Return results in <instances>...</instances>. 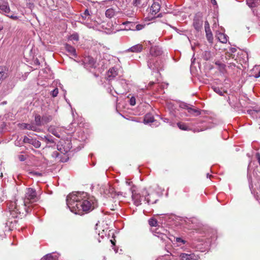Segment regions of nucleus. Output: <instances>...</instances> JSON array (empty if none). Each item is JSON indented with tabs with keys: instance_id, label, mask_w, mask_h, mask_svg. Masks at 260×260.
Returning <instances> with one entry per match:
<instances>
[{
	"instance_id": "f257e3e1",
	"label": "nucleus",
	"mask_w": 260,
	"mask_h": 260,
	"mask_svg": "<svg viewBox=\"0 0 260 260\" xmlns=\"http://www.w3.org/2000/svg\"><path fill=\"white\" fill-rule=\"evenodd\" d=\"M66 200L71 211L76 214L89 212L97 206L95 198L85 192H72L67 196Z\"/></svg>"
},
{
	"instance_id": "f03ea898",
	"label": "nucleus",
	"mask_w": 260,
	"mask_h": 260,
	"mask_svg": "<svg viewBox=\"0 0 260 260\" xmlns=\"http://www.w3.org/2000/svg\"><path fill=\"white\" fill-rule=\"evenodd\" d=\"M38 200L39 197L37 194L36 190L32 188H26L23 198V206L26 213L31 212V205L37 202Z\"/></svg>"
},
{
	"instance_id": "7ed1b4c3",
	"label": "nucleus",
	"mask_w": 260,
	"mask_h": 260,
	"mask_svg": "<svg viewBox=\"0 0 260 260\" xmlns=\"http://www.w3.org/2000/svg\"><path fill=\"white\" fill-rule=\"evenodd\" d=\"M167 108L169 112V118H165V122H169L171 125L179 127V121H178V110L174 107V105L171 103L167 104Z\"/></svg>"
},
{
	"instance_id": "20e7f679",
	"label": "nucleus",
	"mask_w": 260,
	"mask_h": 260,
	"mask_svg": "<svg viewBox=\"0 0 260 260\" xmlns=\"http://www.w3.org/2000/svg\"><path fill=\"white\" fill-rule=\"evenodd\" d=\"M154 190V187L150 186L148 189L145 188L142 190V194L148 204H155L158 200L157 194L153 191Z\"/></svg>"
},
{
	"instance_id": "39448f33",
	"label": "nucleus",
	"mask_w": 260,
	"mask_h": 260,
	"mask_svg": "<svg viewBox=\"0 0 260 260\" xmlns=\"http://www.w3.org/2000/svg\"><path fill=\"white\" fill-rule=\"evenodd\" d=\"M72 147L71 141L70 139H66L59 142L57 148L61 153H66L69 152Z\"/></svg>"
},
{
	"instance_id": "423d86ee",
	"label": "nucleus",
	"mask_w": 260,
	"mask_h": 260,
	"mask_svg": "<svg viewBox=\"0 0 260 260\" xmlns=\"http://www.w3.org/2000/svg\"><path fill=\"white\" fill-rule=\"evenodd\" d=\"M191 105L180 101V109H184L187 110L189 115L196 116L201 114L200 111L198 109H194Z\"/></svg>"
},
{
	"instance_id": "0eeeda50",
	"label": "nucleus",
	"mask_w": 260,
	"mask_h": 260,
	"mask_svg": "<svg viewBox=\"0 0 260 260\" xmlns=\"http://www.w3.org/2000/svg\"><path fill=\"white\" fill-rule=\"evenodd\" d=\"M8 207L10 214L13 217L17 218L21 216L20 208L18 207L16 202H10Z\"/></svg>"
},
{
	"instance_id": "6e6552de",
	"label": "nucleus",
	"mask_w": 260,
	"mask_h": 260,
	"mask_svg": "<svg viewBox=\"0 0 260 260\" xmlns=\"http://www.w3.org/2000/svg\"><path fill=\"white\" fill-rule=\"evenodd\" d=\"M165 220L168 222V224L171 225H177L178 221V216L173 214H166L164 216Z\"/></svg>"
},
{
	"instance_id": "1a4fd4ad",
	"label": "nucleus",
	"mask_w": 260,
	"mask_h": 260,
	"mask_svg": "<svg viewBox=\"0 0 260 260\" xmlns=\"http://www.w3.org/2000/svg\"><path fill=\"white\" fill-rule=\"evenodd\" d=\"M199 257L193 253H180V260H198Z\"/></svg>"
},
{
	"instance_id": "9d476101",
	"label": "nucleus",
	"mask_w": 260,
	"mask_h": 260,
	"mask_svg": "<svg viewBox=\"0 0 260 260\" xmlns=\"http://www.w3.org/2000/svg\"><path fill=\"white\" fill-rule=\"evenodd\" d=\"M194 27L197 30H200L203 26L202 17L199 15H196L193 23Z\"/></svg>"
},
{
	"instance_id": "9b49d317",
	"label": "nucleus",
	"mask_w": 260,
	"mask_h": 260,
	"mask_svg": "<svg viewBox=\"0 0 260 260\" xmlns=\"http://www.w3.org/2000/svg\"><path fill=\"white\" fill-rule=\"evenodd\" d=\"M143 196L142 193H137L136 192H132V199L134 201V204L138 206L141 204Z\"/></svg>"
},
{
	"instance_id": "f8f14e48",
	"label": "nucleus",
	"mask_w": 260,
	"mask_h": 260,
	"mask_svg": "<svg viewBox=\"0 0 260 260\" xmlns=\"http://www.w3.org/2000/svg\"><path fill=\"white\" fill-rule=\"evenodd\" d=\"M83 62L85 66L91 68L95 67V61L93 57L87 56L84 57Z\"/></svg>"
},
{
	"instance_id": "ddd939ff",
	"label": "nucleus",
	"mask_w": 260,
	"mask_h": 260,
	"mask_svg": "<svg viewBox=\"0 0 260 260\" xmlns=\"http://www.w3.org/2000/svg\"><path fill=\"white\" fill-rule=\"evenodd\" d=\"M191 247V244L190 243L180 238V250L188 251Z\"/></svg>"
},
{
	"instance_id": "4468645a",
	"label": "nucleus",
	"mask_w": 260,
	"mask_h": 260,
	"mask_svg": "<svg viewBox=\"0 0 260 260\" xmlns=\"http://www.w3.org/2000/svg\"><path fill=\"white\" fill-rule=\"evenodd\" d=\"M150 53L152 56H159L162 53V48L157 46L152 47L150 49Z\"/></svg>"
},
{
	"instance_id": "2eb2a0df",
	"label": "nucleus",
	"mask_w": 260,
	"mask_h": 260,
	"mask_svg": "<svg viewBox=\"0 0 260 260\" xmlns=\"http://www.w3.org/2000/svg\"><path fill=\"white\" fill-rule=\"evenodd\" d=\"M148 66L152 70H158L159 68L157 60L156 58L150 59L148 61Z\"/></svg>"
},
{
	"instance_id": "dca6fc26",
	"label": "nucleus",
	"mask_w": 260,
	"mask_h": 260,
	"mask_svg": "<svg viewBox=\"0 0 260 260\" xmlns=\"http://www.w3.org/2000/svg\"><path fill=\"white\" fill-rule=\"evenodd\" d=\"M143 49V46L141 44H138L137 45H135L129 48H128L127 50H126V52H132L134 53H139L142 51Z\"/></svg>"
},
{
	"instance_id": "f3484780",
	"label": "nucleus",
	"mask_w": 260,
	"mask_h": 260,
	"mask_svg": "<svg viewBox=\"0 0 260 260\" xmlns=\"http://www.w3.org/2000/svg\"><path fill=\"white\" fill-rule=\"evenodd\" d=\"M81 20L82 22L85 24H88V21L90 19V14L88 10L87 9L84 11V12L81 14Z\"/></svg>"
},
{
	"instance_id": "a211bd4d",
	"label": "nucleus",
	"mask_w": 260,
	"mask_h": 260,
	"mask_svg": "<svg viewBox=\"0 0 260 260\" xmlns=\"http://www.w3.org/2000/svg\"><path fill=\"white\" fill-rule=\"evenodd\" d=\"M64 47H65L66 50L68 52L70 53L71 55H72L74 57H77V55L76 54V49H75V48L74 47L66 43L64 44Z\"/></svg>"
},
{
	"instance_id": "6ab92c4d",
	"label": "nucleus",
	"mask_w": 260,
	"mask_h": 260,
	"mask_svg": "<svg viewBox=\"0 0 260 260\" xmlns=\"http://www.w3.org/2000/svg\"><path fill=\"white\" fill-rule=\"evenodd\" d=\"M216 36L218 40L222 43H226L228 41V36L224 33L217 32Z\"/></svg>"
},
{
	"instance_id": "aec40b11",
	"label": "nucleus",
	"mask_w": 260,
	"mask_h": 260,
	"mask_svg": "<svg viewBox=\"0 0 260 260\" xmlns=\"http://www.w3.org/2000/svg\"><path fill=\"white\" fill-rule=\"evenodd\" d=\"M122 25L125 26L124 29L125 30H135V23L131 21H125L122 23Z\"/></svg>"
},
{
	"instance_id": "412c9836",
	"label": "nucleus",
	"mask_w": 260,
	"mask_h": 260,
	"mask_svg": "<svg viewBox=\"0 0 260 260\" xmlns=\"http://www.w3.org/2000/svg\"><path fill=\"white\" fill-rule=\"evenodd\" d=\"M118 75V71L115 68H110L108 73L107 76L109 80L111 79V78H114Z\"/></svg>"
},
{
	"instance_id": "4be33fe9",
	"label": "nucleus",
	"mask_w": 260,
	"mask_h": 260,
	"mask_svg": "<svg viewBox=\"0 0 260 260\" xmlns=\"http://www.w3.org/2000/svg\"><path fill=\"white\" fill-rule=\"evenodd\" d=\"M251 76H253L255 78L260 77V67L259 66H255L252 69L251 73Z\"/></svg>"
},
{
	"instance_id": "5701e85b",
	"label": "nucleus",
	"mask_w": 260,
	"mask_h": 260,
	"mask_svg": "<svg viewBox=\"0 0 260 260\" xmlns=\"http://www.w3.org/2000/svg\"><path fill=\"white\" fill-rule=\"evenodd\" d=\"M160 6L158 3L154 2L150 8V11L153 14H156L160 10Z\"/></svg>"
},
{
	"instance_id": "b1692460",
	"label": "nucleus",
	"mask_w": 260,
	"mask_h": 260,
	"mask_svg": "<svg viewBox=\"0 0 260 260\" xmlns=\"http://www.w3.org/2000/svg\"><path fill=\"white\" fill-rule=\"evenodd\" d=\"M155 122L153 116L151 114H147L144 118V123L145 124L152 123Z\"/></svg>"
},
{
	"instance_id": "393cba45",
	"label": "nucleus",
	"mask_w": 260,
	"mask_h": 260,
	"mask_svg": "<svg viewBox=\"0 0 260 260\" xmlns=\"http://www.w3.org/2000/svg\"><path fill=\"white\" fill-rule=\"evenodd\" d=\"M117 12V11L113 8L108 9L105 12V15L109 18H112Z\"/></svg>"
},
{
	"instance_id": "a878e982",
	"label": "nucleus",
	"mask_w": 260,
	"mask_h": 260,
	"mask_svg": "<svg viewBox=\"0 0 260 260\" xmlns=\"http://www.w3.org/2000/svg\"><path fill=\"white\" fill-rule=\"evenodd\" d=\"M215 63L221 73H224L226 72V65L225 64L221 63L220 61H216Z\"/></svg>"
},
{
	"instance_id": "bb28decb",
	"label": "nucleus",
	"mask_w": 260,
	"mask_h": 260,
	"mask_svg": "<svg viewBox=\"0 0 260 260\" xmlns=\"http://www.w3.org/2000/svg\"><path fill=\"white\" fill-rule=\"evenodd\" d=\"M7 69L5 66H0V81L6 78Z\"/></svg>"
},
{
	"instance_id": "cd10ccee",
	"label": "nucleus",
	"mask_w": 260,
	"mask_h": 260,
	"mask_svg": "<svg viewBox=\"0 0 260 260\" xmlns=\"http://www.w3.org/2000/svg\"><path fill=\"white\" fill-rule=\"evenodd\" d=\"M161 230H162L161 228H157L155 230L154 235L160 238L161 240H164L166 237V235L165 234L161 232Z\"/></svg>"
},
{
	"instance_id": "c85d7f7f",
	"label": "nucleus",
	"mask_w": 260,
	"mask_h": 260,
	"mask_svg": "<svg viewBox=\"0 0 260 260\" xmlns=\"http://www.w3.org/2000/svg\"><path fill=\"white\" fill-rule=\"evenodd\" d=\"M10 9L8 4H3L0 5V12L2 14H7L10 12Z\"/></svg>"
},
{
	"instance_id": "c756f323",
	"label": "nucleus",
	"mask_w": 260,
	"mask_h": 260,
	"mask_svg": "<svg viewBox=\"0 0 260 260\" xmlns=\"http://www.w3.org/2000/svg\"><path fill=\"white\" fill-rule=\"evenodd\" d=\"M58 258V255L56 253H49L44 256L45 260H56Z\"/></svg>"
},
{
	"instance_id": "7c9ffc66",
	"label": "nucleus",
	"mask_w": 260,
	"mask_h": 260,
	"mask_svg": "<svg viewBox=\"0 0 260 260\" xmlns=\"http://www.w3.org/2000/svg\"><path fill=\"white\" fill-rule=\"evenodd\" d=\"M45 142L46 143V144H51V145L49 146V147H52V146H54L55 145V142L54 141V139L51 135H48L47 136V139H46V141H45Z\"/></svg>"
},
{
	"instance_id": "2f4dec72",
	"label": "nucleus",
	"mask_w": 260,
	"mask_h": 260,
	"mask_svg": "<svg viewBox=\"0 0 260 260\" xmlns=\"http://www.w3.org/2000/svg\"><path fill=\"white\" fill-rule=\"evenodd\" d=\"M52 120V116L51 115L45 114L42 116L43 124H46Z\"/></svg>"
},
{
	"instance_id": "473e14b6",
	"label": "nucleus",
	"mask_w": 260,
	"mask_h": 260,
	"mask_svg": "<svg viewBox=\"0 0 260 260\" xmlns=\"http://www.w3.org/2000/svg\"><path fill=\"white\" fill-rule=\"evenodd\" d=\"M35 124L37 126H41L43 124L42 117L41 118L40 115H36L35 117Z\"/></svg>"
},
{
	"instance_id": "72a5a7b5",
	"label": "nucleus",
	"mask_w": 260,
	"mask_h": 260,
	"mask_svg": "<svg viewBox=\"0 0 260 260\" xmlns=\"http://www.w3.org/2000/svg\"><path fill=\"white\" fill-rule=\"evenodd\" d=\"M205 32L208 41L210 43H212L213 41V38L211 29H206L205 30Z\"/></svg>"
},
{
	"instance_id": "f704fd0d",
	"label": "nucleus",
	"mask_w": 260,
	"mask_h": 260,
	"mask_svg": "<svg viewBox=\"0 0 260 260\" xmlns=\"http://www.w3.org/2000/svg\"><path fill=\"white\" fill-rule=\"evenodd\" d=\"M202 56L204 58V59L208 60L210 59V58L212 56V55L210 51H205L202 54Z\"/></svg>"
},
{
	"instance_id": "c9c22d12",
	"label": "nucleus",
	"mask_w": 260,
	"mask_h": 260,
	"mask_svg": "<svg viewBox=\"0 0 260 260\" xmlns=\"http://www.w3.org/2000/svg\"><path fill=\"white\" fill-rule=\"evenodd\" d=\"M212 88L215 92L219 95L222 96L224 95V91H222L219 87L212 86Z\"/></svg>"
},
{
	"instance_id": "e433bc0d",
	"label": "nucleus",
	"mask_w": 260,
	"mask_h": 260,
	"mask_svg": "<svg viewBox=\"0 0 260 260\" xmlns=\"http://www.w3.org/2000/svg\"><path fill=\"white\" fill-rule=\"evenodd\" d=\"M30 144L32 145L36 148H38L41 146V142L36 139H32Z\"/></svg>"
},
{
	"instance_id": "4c0bfd02",
	"label": "nucleus",
	"mask_w": 260,
	"mask_h": 260,
	"mask_svg": "<svg viewBox=\"0 0 260 260\" xmlns=\"http://www.w3.org/2000/svg\"><path fill=\"white\" fill-rule=\"evenodd\" d=\"M48 131L54 136H56V137L60 138L59 134H58V133L57 132L56 129L55 128L53 127H50L49 128Z\"/></svg>"
},
{
	"instance_id": "58836bf2",
	"label": "nucleus",
	"mask_w": 260,
	"mask_h": 260,
	"mask_svg": "<svg viewBox=\"0 0 260 260\" xmlns=\"http://www.w3.org/2000/svg\"><path fill=\"white\" fill-rule=\"evenodd\" d=\"M246 3L250 8L256 7V0H246Z\"/></svg>"
},
{
	"instance_id": "ea45409f",
	"label": "nucleus",
	"mask_w": 260,
	"mask_h": 260,
	"mask_svg": "<svg viewBox=\"0 0 260 260\" xmlns=\"http://www.w3.org/2000/svg\"><path fill=\"white\" fill-rule=\"evenodd\" d=\"M146 1L147 0H133L132 4L135 7H139L142 2H146Z\"/></svg>"
},
{
	"instance_id": "a19ab883",
	"label": "nucleus",
	"mask_w": 260,
	"mask_h": 260,
	"mask_svg": "<svg viewBox=\"0 0 260 260\" xmlns=\"http://www.w3.org/2000/svg\"><path fill=\"white\" fill-rule=\"evenodd\" d=\"M148 223L151 226H156L157 225V220L153 218H150L148 220Z\"/></svg>"
},
{
	"instance_id": "79ce46f5",
	"label": "nucleus",
	"mask_w": 260,
	"mask_h": 260,
	"mask_svg": "<svg viewBox=\"0 0 260 260\" xmlns=\"http://www.w3.org/2000/svg\"><path fill=\"white\" fill-rule=\"evenodd\" d=\"M180 129L184 131H189L191 130V128L188 126V125H186L184 123H181L180 122Z\"/></svg>"
},
{
	"instance_id": "37998d69",
	"label": "nucleus",
	"mask_w": 260,
	"mask_h": 260,
	"mask_svg": "<svg viewBox=\"0 0 260 260\" xmlns=\"http://www.w3.org/2000/svg\"><path fill=\"white\" fill-rule=\"evenodd\" d=\"M37 126V125H36L30 124V130L37 132H40L41 129L40 128H38Z\"/></svg>"
},
{
	"instance_id": "c03bdc74",
	"label": "nucleus",
	"mask_w": 260,
	"mask_h": 260,
	"mask_svg": "<svg viewBox=\"0 0 260 260\" xmlns=\"http://www.w3.org/2000/svg\"><path fill=\"white\" fill-rule=\"evenodd\" d=\"M145 26V24H139L135 25V30H140L143 29Z\"/></svg>"
},
{
	"instance_id": "a18cd8bd",
	"label": "nucleus",
	"mask_w": 260,
	"mask_h": 260,
	"mask_svg": "<svg viewBox=\"0 0 260 260\" xmlns=\"http://www.w3.org/2000/svg\"><path fill=\"white\" fill-rule=\"evenodd\" d=\"M193 246L196 247L198 249L200 250L201 251H204L207 248L208 246V243L206 242L204 243V248L199 247L198 245H193Z\"/></svg>"
},
{
	"instance_id": "49530a36",
	"label": "nucleus",
	"mask_w": 260,
	"mask_h": 260,
	"mask_svg": "<svg viewBox=\"0 0 260 260\" xmlns=\"http://www.w3.org/2000/svg\"><path fill=\"white\" fill-rule=\"evenodd\" d=\"M58 93V90L57 88L54 89L51 92V94L53 97H56Z\"/></svg>"
},
{
	"instance_id": "de8ad7c7",
	"label": "nucleus",
	"mask_w": 260,
	"mask_h": 260,
	"mask_svg": "<svg viewBox=\"0 0 260 260\" xmlns=\"http://www.w3.org/2000/svg\"><path fill=\"white\" fill-rule=\"evenodd\" d=\"M21 127L23 129L30 130V124L22 123L21 125Z\"/></svg>"
},
{
	"instance_id": "09e8293b",
	"label": "nucleus",
	"mask_w": 260,
	"mask_h": 260,
	"mask_svg": "<svg viewBox=\"0 0 260 260\" xmlns=\"http://www.w3.org/2000/svg\"><path fill=\"white\" fill-rule=\"evenodd\" d=\"M32 138L24 136L23 138V142L25 143L30 144Z\"/></svg>"
},
{
	"instance_id": "8fccbe9b",
	"label": "nucleus",
	"mask_w": 260,
	"mask_h": 260,
	"mask_svg": "<svg viewBox=\"0 0 260 260\" xmlns=\"http://www.w3.org/2000/svg\"><path fill=\"white\" fill-rule=\"evenodd\" d=\"M208 128V127H206V126H204V127H203L202 128H198V127H197V128H194V129L193 130V131L194 132H201V131H204V130H206V129H207Z\"/></svg>"
},
{
	"instance_id": "3c124183",
	"label": "nucleus",
	"mask_w": 260,
	"mask_h": 260,
	"mask_svg": "<svg viewBox=\"0 0 260 260\" xmlns=\"http://www.w3.org/2000/svg\"><path fill=\"white\" fill-rule=\"evenodd\" d=\"M129 104L131 106H134L136 104V99L135 97L132 96L129 100Z\"/></svg>"
},
{
	"instance_id": "603ef678",
	"label": "nucleus",
	"mask_w": 260,
	"mask_h": 260,
	"mask_svg": "<svg viewBox=\"0 0 260 260\" xmlns=\"http://www.w3.org/2000/svg\"><path fill=\"white\" fill-rule=\"evenodd\" d=\"M71 39L74 41H78L79 40V37L76 34H73L71 36Z\"/></svg>"
},
{
	"instance_id": "864d4df0",
	"label": "nucleus",
	"mask_w": 260,
	"mask_h": 260,
	"mask_svg": "<svg viewBox=\"0 0 260 260\" xmlns=\"http://www.w3.org/2000/svg\"><path fill=\"white\" fill-rule=\"evenodd\" d=\"M209 29H210L209 23L208 21H206L205 22V29L206 30Z\"/></svg>"
},
{
	"instance_id": "5fc2aeb1",
	"label": "nucleus",
	"mask_w": 260,
	"mask_h": 260,
	"mask_svg": "<svg viewBox=\"0 0 260 260\" xmlns=\"http://www.w3.org/2000/svg\"><path fill=\"white\" fill-rule=\"evenodd\" d=\"M18 158L21 161H24L26 159V157L23 155H18Z\"/></svg>"
},
{
	"instance_id": "6e6d98bb",
	"label": "nucleus",
	"mask_w": 260,
	"mask_h": 260,
	"mask_svg": "<svg viewBox=\"0 0 260 260\" xmlns=\"http://www.w3.org/2000/svg\"><path fill=\"white\" fill-rule=\"evenodd\" d=\"M7 16L8 17H9V18H11V19H12L13 20H17L18 19V17L17 16H15V15H8Z\"/></svg>"
},
{
	"instance_id": "4d7b16f0",
	"label": "nucleus",
	"mask_w": 260,
	"mask_h": 260,
	"mask_svg": "<svg viewBox=\"0 0 260 260\" xmlns=\"http://www.w3.org/2000/svg\"><path fill=\"white\" fill-rule=\"evenodd\" d=\"M227 63L229 65V68H233V67H235V66H236L235 63H234L227 62Z\"/></svg>"
},
{
	"instance_id": "13d9d810",
	"label": "nucleus",
	"mask_w": 260,
	"mask_h": 260,
	"mask_svg": "<svg viewBox=\"0 0 260 260\" xmlns=\"http://www.w3.org/2000/svg\"><path fill=\"white\" fill-rule=\"evenodd\" d=\"M183 220L184 222H185V221H186L184 218L180 217V219H179V221H180V225L181 224H183Z\"/></svg>"
},
{
	"instance_id": "bf43d9fd",
	"label": "nucleus",
	"mask_w": 260,
	"mask_h": 260,
	"mask_svg": "<svg viewBox=\"0 0 260 260\" xmlns=\"http://www.w3.org/2000/svg\"><path fill=\"white\" fill-rule=\"evenodd\" d=\"M47 136H44V137H40V139L44 142L46 141L47 139Z\"/></svg>"
},
{
	"instance_id": "052dcab7",
	"label": "nucleus",
	"mask_w": 260,
	"mask_h": 260,
	"mask_svg": "<svg viewBox=\"0 0 260 260\" xmlns=\"http://www.w3.org/2000/svg\"><path fill=\"white\" fill-rule=\"evenodd\" d=\"M58 152H57V151H54V152L53 153V154H52V155H53V156H55V157H56L58 156Z\"/></svg>"
},
{
	"instance_id": "680f3d73",
	"label": "nucleus",
	"mask_w": 260,
	"mask_h": 260,
	"mask_svg": "<svg viewBox=\"0 0 260 260\" xmlns=\"http://www.w3.org/2000/svg\"><path fill=\"white\" fill-rule=\"evenodd\" d=\"M255 111L254 110H248L247 111V112L249 114H252Z\"/></svg>"
},
{
	"instance_id": "e2e57ef3",
	"label": "nucleus",
	"mask_w": 260,
	"mask_h": 260,
	"mask_svg": "<svg viewBox=\"0 0 260 260\" xmlns=\"http://www.w3.org/2000/svg\"><path fill=\"white\" fill-rule=\"evenodd\" d=\"M211 3H212V4L213 5H217V3H216V0H211Z\"/></svg>"
},
{
	"instance_id": "0e129e2a",
	"label": "nucleus",
	"mask_w": 260,
	"mask_h": 260,
	"mask_svg": "<svg viewBox=\"0 0 260 260\" xmlns=\"http://www.w3.org/2000/svg\"><path fill=\"white\" fill-rule=\"evenodd\" d=\"M154 84H155V82H150L149 83V86L151 87V86H152Z\"/></svg>"
},
{
	"instance_id": "69168bd1",
	"label": "nucleus",
	"mask_w": 260,
	"mask_h": 260,
	"mask_svg": "<svg viewBox=\"0 0 260 260\" xmlns=\"http://www.w3.org/2000/svg\"><path fill=\"white\" fill-rule=\"evenodd\" d=\"M145 44L146 45H151V43L150 41H146L145 42Z\"/></svg>"
},
{
	"instance_id": "338daca9",
	"label": "nucleus",
	"mask_w": 260,
	"mask_h": 260,
	"mask_svg": "<svg viewBox=\"0 0 260 260\" xmlns=\"http://www.w3.org/2000/svg\"><path fill=\"white\" fill-rule=\"evenodd\" d=\"M34 174L35 175H36L37 176H41L42 175L41 173H40L35 172V173H34Z\"/></svg>"
},
{
	"instance_id": "774afa93",
	"label": "nucleus",
	"mask_w": 260,
	"mask_h": 260,
	"mask_svg": "<svg viewBox=\"0 0 260 260\" xmlns=\"http://www.w3.org/2000/svg\"><path fill=\"white\" fill-rule=\"evenodd\" d=\"M211 175H209V173H207V178H209H209H210V177H211Z\"/></svg>"
}]
</instances>
